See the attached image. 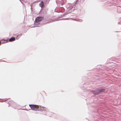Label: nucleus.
<instances>
[{"instance_id": "obj_1", "label": "nucleus", "mask_w": 121, "mask_h": 121, "mask_svg": "<svg viewBox=\"0 0 121 121\" xmlns=\"http://www.w3.org/2000/svg\"><path fill=\"white\" fill-rule=\"evenodd\" d=\"M29 106L31 108V109L33 110H36V109H37L39 108L40 109L41 108H43L42 110H44L45 108H44L43 107H42V108L41 106H39L37 105H35L33 104L29 105Z\"/></svg>"}, {"instance_id": "obj_2", "label": "nucleus", "mask_w": 121, "mask_h": 121, "mask_svg": "<svg viewBox=\"0 0 121 121\" xmlns=\"http://www.w3.org/2000/svg\"><path fill=\"white\" fill-rule=\"evenodd\" d=\"M43 19V17H37L35 20V24H36L37 23L41 21Z\"/></svg>"}, {"instance_id": "obj_3", "label": "nucleus", "mask_w": 121, "mask_h": 121, "mask_svg": "<svg viewBox=\"0 0 121 121\" xmlns=\"http://www.w3.org/2000/svg\"><path fill=\"white\" fill-rule=\"evenodd\" d=\"M105 91V90L104 89L100 88L98 89L97 90L98 93H100L104 92Z\"/></svg>"}, {"instance_id": "obj_4", "label": "nucleus", "mask_w": 121, "mask_h": 121, "mask_svg": "<svg viewBox=\"0 0 121 121\" xmlns=\"http://www.w3.org/2000/svg\"><path fill=\"white\" fill-rule=\"evenodd\" d=\"M15 40V39L14 37H12L11 38L9 39V42H12L13 41H14Z\"/></svg>"}, {"instance_id": "obj_5", "label": "nucleus", "mask_w": 121, "mask_h": 121, "mask_svg": "<svg viewBox=\"0 0 121 121\" xmlns=\"http://www.w3.org/2000/svg\"><path fill=\"white\" fill-rule=\"evenodd\" d=\"M44 3L43 1H41L39 4V6L41 8L44 6Z\"/></svg>"}, {"instance_id": "obj_6", "label": "nucleus", "mask_w": 121, "mask_h": 121, "mask_svg": "<svg viewBox=\"0 0 121 121\" xmlns=\"http://www.w3.org/2000/svg\"><path fill=\"white\" fill-rule=\"evenodd\" d=\"M98 90V89H96V90H95V91H94L93 92V93L95 95H97L99 93H98V91H97V90Z\"/></svg>"}, {"instance_id": "obj_7", "label": "nucleus", "mask_w": 121, "mask_h": 121, "mask_svg": "<svg viewBox=\"0 0 121 121\" xmlns=\"http://www.w3.org/2000/svg\"><path fill=\"white\" fill-rule=\"evenodd\" d=\"M8 41L7 40H2L1 41L2 43H5L7 42Z\"/></svg>"}, {"instance_id": "obj_8", "label": "nucleus", "mask_w": 121, "mask_h": 121, "mask_svg": "<svg viewBox=\"0 0 121 121\" xmlns=\"http://www.w3.org/2000/svg\"><path fill=\"white\" fill-rule=\"evenodd\" d=\"M1 43V42H0V43Z\"/></svg>"}]
</instances>
